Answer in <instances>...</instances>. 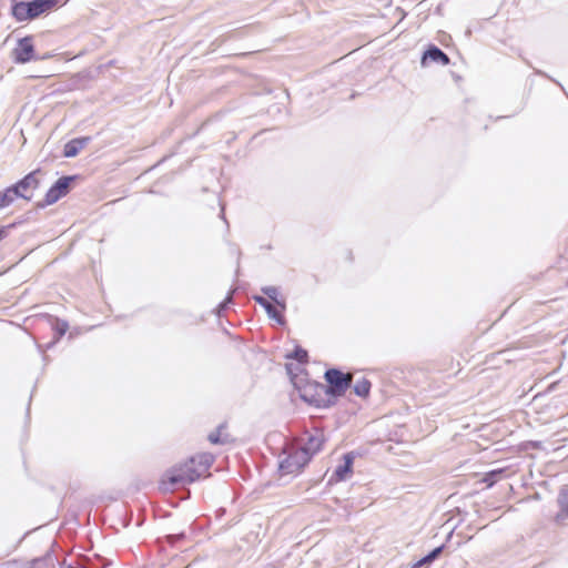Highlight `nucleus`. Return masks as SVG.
<instances>
[{"label": "nucleus", "mask_w": 568, "mask_h": 568, "mask_svg": "<svg viewBox=\"0 0 568 568\" xmlns=\"http://www.w3.org/2000/svg\"><path fill=\"white\" fill-rule=\"evenodd\" d=\"M21 193H17V190L13 185L7 187L4 191L0 192V210L8 207L11 205L17 199H19Z\"/></svg>", "instance_id": "nucleus-15"}, {"label": "nucleus", "mask_w": 568, "mask_h": 568, "mask_svg": "<svg viewBox=\"0 0 568 568\" xmlns=\"http://www.w3.org/2000/svg\"><path fill=\"white\" fill-rule=\"evenodd\" d=\"M288 358H294L300 363H306L307 362V352L297 346L294 352L291 355H287Z\"/></svg>", "instance_id": "nucleus-20"}, {"label": "nucleus", "mask_w": 568, "mask_h": 568, "mask_svg": "<svg viewBox=\"0 0 568 568\" xmlns=\"http://www.w3.org/2000/svg\"><path fill=\"white\" fill-rule=\"evenodd\" d=\"M221 430H222V426L219 427L215 432H212L209 435L207 439L210 440V443H212V444H223V443L226 442L225 439H223L221 437Z\"/></svg>", "instance_id": "nucleus-22"}, {"label": "nucleus", "mask_w": 568, "mask_h": 568, "mask_svg": "<svg viewBox=\"0 0 568 568\" xmlns=\"http://www.w3.org/2000/svg\"><path fill=\"white\" fill-rule=\"evenodd\" d=\"M558 505L560 507V510L556 516V520L558 523L568 520V488H564L560 490L558 495Z\"/></svg>", "instance_id": "nucleus-14"}, {"label": "nucleus", "mask_w": 568, "mask_h": 568, "mask_svg": "<svg viewBox=\"0 0 568 568\" xmlns=\"http://www.w3.org/2000/svg\"><path fill=\"white\" fill-rule=\"evenodd\" d=\"M13 60L16 63L24 64L32 60H38L34 54V47L31 37L19 39L17 47L13 50Z\"/></svg>", "instance_id": "nucleus-6"}, {"label": "nucleus", "mask_w": 568, "mask_h": 568, "mask_svg": "<svg viewBox=\"0 0 568 568\" xmlns=\"http://www.w3.org/2000/svg\"><path fill=\"white\" fill-rule=\"evenodd\" d=\"M343 464L338 465L331 478V480L342 481L348 478V476L352 474L353 463H354V455L352 453H347L343 456Z\"/></svg>", "instance_id": "nucleus-9"}, {"label": "nucleus", "mask_w": 568, "mask_h": 568, "mask_svg": "<svg viewBox=\"0 0 568 568\" xmlns=\"http://www.w3.org/2000/svg\"><path fill=\"white\" fill-rule=\"evenodd\" d=\"M285 457L280 462L282 474L298 473L311 459L306 452L296 446H290L284 450Z\"/></svg>", "instance_id": "nucleus-3"}, {"label": "nucleus", "mask_w": 568, "mask_h": 568, "mask_svg": "<svg viewBox=\"0 0 568 568\" xmlns=\"http://www.w3.org/2000/svg\"><path fill=\"white\" fill-rule=\"evenodd\" d=\"M324 436L323 433L315 430L314 433H307L305 442L298 448L307 453L311 459L316 453H318L323 446Z\"/></svg>", "instance_id": "nucleus-8"}, {"label": "nucleus", "mask_w": 568, "mask_h": 568, "mask_svg": "<svg viewBox=\"0 0 568 568\" xmlns=\"http://www.w3.org/2000/svg\"><path fill=\"white\" fill-rule=\"evenodd\" d=\"M253 300L265 310L270 318L276 321L281 325L285 323V318L282 313L267 298L255 295L253 296Z\"/></svg>", "instance_id": "nucleus-11"}, {"label": "nucleus", "mask_w": 568, "mask_h": 568, "mask_svg": "<svg viewBox=\"0 0 568 568\" xmlns=\"http://www.w3.org/2000/svg\"><path fill=\"white\" fill-rule=\"evenodd\" d=\"M39 170L32 171L27 174L23 179L13 184L17 193H21L19 197L30 201L32 199V191L37 190L40 185V181L38 179Z\"/></svg>", "instance_id": "nucleus-7"}, {"label": "nucleus", "mask_w": 568, "mask_h": 568, "mask_svg": "<svg viewBox=\"0 0 568 568\" xmlns=\"http://www.w3.org/2000/svg\"><path fill=\"white\" fill-rule=\"evenodd\" d=\"M324 377L328 384L326 394L335 397L343 396L352 385V375L337 368L327 369Z\"/></svg>", "instance_id": "nucleus-4"}, {"label": "nucleus", "mask_w": 568, "mask_h": 568, "mask_svg": "<svg viewBox=\"0 0 568 568\" xmlns=\"http://www.w3.org/2000/svg\"><path fill=\"white\" fill-rule=\"evenodd\" d=\"M371 386V382L367 378L362 377L361 379L356 381L353 389L357 396L365 398L369 395Z\"/></svg>", "instance_id": "nucleus-18"}, {"label": "nucleus", "mask_w": 568, "mask_h": 568, "mask_svg": "<svg viewBox=\"0 0 568 568\" xmlns=\"http://www.w3.org/2000/svg\"><path fill=\"white\" fill-rule=\"evenodd\" d=\"M6 235H7L6 230H4L3 227H2V229H0V241H1L2 239H4V237H6Z\"/></svg>", "instance_id": "nucleus-24"}, {"label": "nucleus", "mask_w": 568, "mask_h": 568, "mask_svg": "<svg viewBox=\"0 0 568 568\" xmlns=\"http://www.w3.org/2000/svg\"><path fill=\"white\" fill-rule=\"evenodd\" d=\"M262 292L270 300H272L276 304V306L281 307L283 311L285 310V307H286L285 301H284V298L280 297V291H278L277 287H275V286H264V287H262Z\"/></svg>", "instance_id": "nucleus-17"}, {"label": "nucleus", "mask_w": 568, "mask_h": 568, "mask_svg": "<svg viewBox=\"0 0 568 568\" xmlns=\"http://www.w3.org/2000/svg\"><path fill=\"white\" fill-rule=\"evenodd\" d=\"M52 6V1L49 0H33L30 2H17L12 7V16L18 21L32 20L43 12H45Z\"/></svg>", "instance_id": "nucleus-2"}, {"label": "nucleus", "mask_w": 568, "mask_h": 568, "mask_svg": "<svg viewBox=\"0 0 568 568\" xmlns=\"http://www.w3.org/2000/svg\"><path fill=\"white\" fill-rule=\"evenodd\" d=\"M428 61L447 65L449 63V58L438 47L430 45L423 54L422 64L426 65Z\"/></svg>", "instance_id": "nucleus-10"}, {"label": "nucleus", "mask_w": 568, "mask_h": 568, "mask_svg": "<svg viewBox=\"0 0 568 568\" xmlns=\"http://www.w3.org/2000/svg\"><path fill=\"white\" fill-rule=\"evenodd\" d=\"M47 565V559L37 558L33 560L12 559L0 562V568H40Z\"/></svg>", "instance_id": "nucleus-12"}, {"label": "nucleus", "mask_w": 568, "mask_h": 568, "mask_svg": "<svg viewBox=\"0 0 568 568\" xmlns=\"http://www.w3.org/2000/svg\"><path fill=\"white\" fill-rule=\"evenodd\" d=\"M213 462L214 456L210 453H202L191 457L186 463L172 467L164 474L161 480V488L163 490H175L194 483L209 474Z\"/></svg>", "instance_id": "nucleus-1"}, {"label": "nucleus", "mask_w": 568, "mask_h": 568, "mask_svg": "<svg viewBox=\"0 0 568 568\" xmlns=\"http://www.w3.org/2000/svg\"><path fill=\"white\" fill-rule=\"evenodd\" d=\"M444 549V546L436 547L433 549L429 554L420 558L418 561L415 562L413 568H424L428 567L438 556L442 554Z\"/></svg>", "instance_id": "nucleus-16"}, {"label": "nucleus", "mask_w": 568, "mask_h": 568, "mask_svg": "<svg viewBox=\"0 0 568 568\" xmlns=\"http://www.w3.org/2000/svg\"><path fill=\"white\" fill-rule=\"evenodd\" d=\"M501 470H493L488 474L485 475L484 477V483L487 484V486H493L497 480L498 478L501 476Z\"/></svg>", "instance_id": "nucleus-21"}, {"label": "nucleus", "mask_w": 568, "mask_h": 568, "mask_svg": "<svg viewBox=\"0 0 568 568\" xmlns=\"http://www.w3.org/2000/svg\"><path fill=\"white\" fill-rule=\"evenodd\" d=\"M232 302V297L227 296L223 302H221L217 306V315H221L226 308L227 305Z\"/></svg>", "instance_id": "nucleus-23"}, {"label": "nucleus", "mask_w": 568, "mask_h": 568, "mask_svg": "<svg viewBox=\"0 0 568 568\" xmlns=\"http://www.w3.org/2000/svg\"><path fill=\"white\" fill-rule=\"evenodd\" d=\"M89 138L73 139L64 145L63 155L74 158L87 145Z\"/></svg>", "instance_id": "nucleus-13"}, {"label": "nucleus", "mask_w": 568, "mask_h": 568, "mask_svg": "<svg viewBox=\"0 0 568 568\" xmlns=\"http://www.w3.org/2000/svg\"><path fill=\"white\" fill-rule=\"evenodd\" d=\"M68 328H69L68 322L57 318L53 324V331L55 333V338H54L53 343H55L58 339H60L67 333Z\"/></svg>", "instance_id": "nucleus-19"}, {"label": "nucleus", "mask_w": 568, "mask_h": 568, "mask_svg": "<svg viewBox=\"0 0 568 568\" xmlns=\"http://www.w3.org/2000/svg\"><path fill=\"white\" fill-rule=\"evenodd\" d=\"M75 180V176H62L48 190L44 200L38 203L39 207H45L58 202L61 197L65 196L69 191L71 183Z\"/></svg>", "instance_id": "nucleus-5"}]
</instances>
